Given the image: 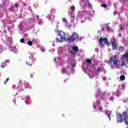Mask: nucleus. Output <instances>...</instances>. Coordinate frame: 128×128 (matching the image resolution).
I'll list each match as a JSON object with an SVG mask.
<instances>
[{
    "mask_svg": "<svg viewBox=\"0 0 128 128\" xmlns=\"http://www.w3.org/2000/svg\"><path fill=\"white\" fill-rule=\"evenodd\" d=\"M66 42H70V44H72V42H74L72 36H68V37L66 38Z\"/></svg>",
    "mask_w": 128,
    "mask_h": 128,
    "instance_id": "6e6552de",
    "label": "nucleus"
},
{
    "mask_svg": "<svg viewBox=\"0 0 128 128\" xmlns=\"http://www.w3.org/2000/svg\"><path fill=\"white\" fill-rule=\"evenodd\" d=\"M42 52H46V48H42Z\"/></svg>",
    "mask_w": 128,
    "mask_h": 128,
    "instance_id": "2f4dec72",
    "label": "nucleus"
},
{
    "mask_svg": "<svg viewBox=\"0 0 128 128\" xmlns=\"http://www.w3.org/2000/svg\"><path fill=\"white\" fill-rule=\"evenodd\" d=\"M24 85L26 88H32V86H30V84H28V82H26L24 84Z\"/></svg>",
    "mask_w": 128,
    "mask_h": 128,
    "instance_id": "9b49d317",
    "label": "nucleus"
},
{
    "mask_svg": "<svg viewBox=\"0 0 128 128\" xmlns=\"http://www.w3.org/2000/svg\"><path fill=\"white\" fill-rule=\"evenodd\" d=\"M122 58H126V62L128 64V52H126L124 54H123L122 56Z\"/></svg>",
    "mask_w": 128,
    "mask_h": 128,
    "instance_id": "1a4fd4ad",
    "label": "nucleus"
},
{
    "mask_svg": "<svg viewBox=\"0 0 128 128\" xmlns=\"http://www.w3.org/2000/svg\"><path fill=\"white\" fill-rule=\"evenodd\" d=\"M114 14H118V11H114Z\"/></svg>",
    "mask_w": 128,
    "mask_h": 128,
    "instance_id": "473e14b6",
    "label": "nucleus"
},
{
    "mask_svg": "<svg viewBox=\"0 0 128 128\" xmlns=\"http://www.w3.org/2000/svg\"><path fill=\"white\" fill-rule=\"evenodd\" d=\"M111 44L112 46V50H118V46L116 45V38H113L111 40Z\"/></svg>",
    "mask_w": 128,
    "mask_h": 128,
    "instance_id": "423d86ee",
    "label": "nucleus"
},
{
    "mask_svg": "<svg viewBox=\"0 0 128 128\" xmlns=\"http://www.w3.org/2000/svg\"><path fill=\"white\" fill-rule=\"evenodd\" d=\"M27 44H28V46H32V42L31 40H29L27 42Z\"/></svg>",
    "mask_w": 128,
    "mask_h": 128,
    "instance_id": "4468645a",
    "label": "nucleus"
},
{
    "mask_svg": "<svg viewBox=\"0 0 128 128\" xmlns=\"http://www.w3.org/2000/svg\"><path fill=\"white\" fill-rule=\"evenodd\" d=\"M108 38H100L98 40V42L100 44V48H104V44H102V43L104 42V44H106L108 42Z\"/></svg>",
    "mask_w": 128,
    "mask_h": 128,
    "instance_id": "7ed1b4c3",
    "label": "nucleus"
},
{
    "mask_svg": "<svg viewBox=\"0 0 128 128\" xmlns=\"http://www.w3.org/2000/svg\"><path fill=\"white\" fill-rule=\"evenodd\" d=\"M81 24H84V20L81 21Z\"/></svg>",
    "mask_w": 128,
    "mask_h": 128,
    "instance_id": "c03bdc74",
    "label": "nucleus"
},
{
    "mask_svg": "<svg viewBox=\"0 0 128 128\" xmlns=\"http://www.w3.org/2000/svg\"><path fill=\"white\" fill-rule=\"evenodd\" d=\"M121 66H126V62L124 61H122Z\"/></svg>",
    "mask_w": 128,
    "mask_h": 128,
    "instance_id": "f3484780",
    "label": "nucleus"
},
{
    "mask_svg": "<svg viewBox=\"0 0 128 128\" xmlns=\"http://www.w3.org/2000/svg\"><path fill=\"white\" fill-rule=\"evenodd\" d=\"M73 50L75 52H73L72 50H70V49H68V50L72 56H74V58H76V54H78V47L74 46L73 47Z\"/></svg>",
    "mask_w": 128,
    "mask_h": 128,
    "instance_id": "20e7f679",
    "label": "nucleus"
},
{
    "mask_svg": "<svg viewBox=\"0 0 128 128\" xmlns=\"http://www.w3.org/2000/svg\"><path fill=\"white\" fill-rule=\"evenodd\" d=\"M84 72H85V74H88V72H86V70H84Z\"/></svg>",
    "mask_w": 128,
    "mask_h": 128,
    "instance_id": "a19ab883",
    "label": "nucleus"
},
{
    "mask_svg": "<svg viewBox=\"0 0 128 128\" xmlns=\"http://www.w3.org/2000/svg\"><path fill=\"white\" fill-rule=\"evenodd\" d=\"M88 20H90V17H88Z\"/></svg>",
    "mask_w": 128,
    "mask_h": 128,
    "instance_id": "49530a36",
    "label": "nucleus"
},
{
    "mask_svg": "<svg viewBox=\"0 0 128 128\" xmlns=\"http://www.w3.org/2000/svg\"><path fill=\"white\" fill-rule=\"evenodd\" d=\"M102 78H103V80H106V76H104V77Z\"/></svg>",
    "mask_w": 128,
    "mask_h": 128,
    "instance_id": "7c9ffc66",
    "label": "nucleus"
},
{
    "mask_svg": "<svg viewBox=\"0 0 128 128\" xmlns=\"http://www.w3.org/2000/svg\"><path fill=\"white\" fill-rule=\"evenodd\" d=\"M72 68H75V67H76V64H72Z\"/></svg>",
    "mask_w": 128,
    "mask_h": 128,
    "instance_id": "c9c22d12",
    "label": "nucleus"
},
{
    "mask_svg": "<svg viewBox=\"0 0 128 128\" xmlns=\"http://www.w3.org/2000/svg\"><path fill=\"white\" fill-rule=\"evenodd\" d=\"M120 28V30H124V27L122 26Z\"/></svg>",
    "mask_w": 128,
    "mask_h": 128,
    "instance_id": "37998d69",
    "label": "nucleus"
},
{
    "mask_svg": "<svg viewBox=\"0 0 128 128\" xmlns=\"http://www.w3.org/2000/svg\"><path fill=\"white\" fill-rule=\"evenodd\" d=\"M102 70V68L100 66H98V72H100Z\"/></svg>",
    "mask_w": 128,
    "mask_h": 128,
    "instance_id": "b1692460",
    "label": "nucleus"
},
{
    "mask_svg": "<svg viewBox=\"0 0 128 128\" xmlns=\"http://www.w3.org/2000/svg\"><path fill=\"white\" fill-rule=\"evenodd\" d=\"M8 80H10V78H7L6 79V80L4 82V84H6V82H8Z\"/></svg>",
    "mask_w": 128,
    "mask_h": 128,
    "instance_id": "412c9836",
    "label": "nucleus"
},
{
    "mask_svg": "<svg viewBox=\"0 0 128 128\" xmlns=\"http://www.w3.org/2000/svg\"><path fill=\"white\" fill-rule=\"evenodd\" d=\"M6 64H10V61L6 60V62H3L2 64V66H3L4 68H6Z\"/></svg>",
    "mask_w": 128,
    "mask_h": 128,
    "instance_id": "f8f14e48",
    "label": "nucleus"
},
{
    "mask_svg": "<svg viewBox=\"0 0 128 128\" xmlns=\"http://www.w3.org/2000/svg\"><path fill=\"white\" fill-rule=\"evenodd\" d=\"M102 8H108V5L106 4H102L101 5Z\"/></svg>",
    "mask_w": 128,
    "mask_h": 128,
    "instance_id": "a211bd4d",
    "label": "nucleus"
},
{
    "mask_svg": "<svg viewBox=\"0 0 128 128\" xmlns=\"http://www.w3.org/2000/svg\"><path fill=\"white\" fill-rule=\"evenodd\" d=\"M116 96H120V90H117L116 92Z\"/></svg>",
    "mask_w": 128,
    "mask_h": 128,
    "instance_id": "aec40b11",
    "label": "nucleus"
},
{
    "mask_svg": "<svg viewBox=\"0 0 128 128\" xmlns=\"http://www.w3.org/2000/svg\"><path fill=\"white\" fill-rule=\"evenodd\" d=\"M2 6L0 5V8H2Z\"/></svg>",
    "mask_w": 128,
    "mask_h": 128,
    "instance_id": "de8ad7c7",
    "label": "nucleus"
},
{
    "mask_svg": "<svg viewBox=\"0 0 128 128\" xmlns=\"http://www.w3.org/2000/svg\"><path fill=\"white\" fill-rule=\"evenodd\" d=\"M58 36H60V40L56 38V42H62L66 40V33L63 31H60L58 32Z\"/></svg>",
    "mask_w": 128,
    "mask_h": 128,
    "instance_id": "f257e3e1",
    "label": "nucleus"
},
{
    "mask_svg": "<svg viewBox=\"0 0 128 128\" xmlns=\"http://www.w3.org/2000/svg\"><path fill=\"white\" fill-rule=\"evenodd\" d=\"M36 18H38V20H40V16H37Z\"/></svg>",
    "mask_w": 128,
    "mask_h": 128,
    "instance_id": "e433bc0d",
    "label": "nucleus"
},
{
    "mask_svg": "<svg viewBox=\"0 0 128 128\" xmlns=\"http://www.w3.org/2000/svg\"><path fill=\"white\" fill-rule=\"evenodd\" d=\"M86 62H88V64H92V60H90V58H88L86 60Z\"/></svg>",
    "mask_w": 128,
    "mask_h": 128,
    "instance_id": "dca6fc26",
    "label": "nucleus"
},
{
    "mask_svg": "<svg viewBox=\"0 0 128 128\" xmlns=\"http://www.w3.org/2000/svg\"><path fill=\"white\" fill-rule=\"evenodd\" d=\"M15 7L16 8H18V4H15Z\"/></svg>",
    "mask_w": 128,
    "mask_h": 128,
    "instance_id": "c756f323",
    "label": "nucleus"
},
{
    "mask_svg": "<svg viewBox=\"0 0 128 128\" xmlns=\"http://www.w3.org/2000/svg\"><path fill=\"white\" fill-rule=\"evenodd\" d=\"M94 70H96V68L95 67H94Z\"/></svg>",
    "mask_w": 128,
    "mask_h": 128,
    "instance_id": "09e8293b",
    "label": "nucleus"
},
{
    "mask_svg": "<svg viewBox=\"0 0 128 128\" xmlns=\"http://www.w3.org/2000/svg\"><path fill=\"white\" fill-rule=\"evenodd\" d=\"M76 18V16L74 15H72V14H71V18H73V20H74V18Z\"/></svg>",
    "mask_w": 128,
    "mask_h": 128,
    "instance_id": "bb28decb",
    "label": "nucleus"
},
{
    "mask_svg": "<svg viewBox=\"0 0 128 128\" xmlns=\"http://www.w3.org/2000/svg\"><path fill=\"white\" fill-rule=\"evenodd\" d=\"M98 110H99V112H102V106H100L98 108Z\"/></svg>",
    "mask_w": 128,
    "mask_h": 128,
    "instance_id": "6ab92c4d",
    "label": "nucleus"
},
{
    "mask_svg": "<svg viewBox=\"0 0 128 128\" xmlns=\"http://www.w3.org/2000/svg\"><path fill=\"white\" fill-rule=\"evenodd\" d=\"M20 42H22V44H24V38H21L20 40Z\"/></svg>",
    "mask_w": 128,
    "mask_h": 128,
    "instance_id": "5701e85b",
    "label": "nucleus"
},
{
    "mask_svg": "<svg viewBox=\"0 0 128 128\" xmlns=\"http://www.w3.org/2000/svg\"><path fill=\"white\" fill-rule=\"evenodd\" d=\"M122 46H120L118 47L119 50H122Z\"/></svg>",
    "mask_w": 128,
    "mask_h": 128,
    "instance_id": "f704fd0d",
    "label": "nucleus"
},
{
    "mask_svg": "<svg viewBox=\"0 0 128 128\" xmlns=\"http://www.w3.org/2000/svg\"><path fill=\"white\" fill-rule=\"evenodd\" d=\"M110 100H114V98L112 97H110Z\"/></svg>",
    "mask_w": 128,
    "mask_h": 128,
    "instance_id": "79ce46f5",
    "label": "nucleus"
},
{
    "mask_svg": "<svg viewBox=\"0 0 128 128\" xmlns=\"http://www.w3.org/2000/svg\"><path fill=\"white\" fill-rule=\"evenodd\" d=\"M112 62L114 66H116V64H118V60L116 59V55H114L110 57V59L108 62V64H112Z\"/></svg>",
    "mask_w": 128,
    "mask_h": 128,
    "instance_id": "f03ea898",
    "label": "nucleus"
},
{
    "mask_svg": "<svg viewBox=\"0 0 128 128\" xmlns=\"http://www.w3.org/2000/svg\"><path fill=\"white\" fill-rule=\"evenodd\" d=\"M29 62H30V60L26 61V64L28 66H31L32 64H28Z\"/></svg>",
    "mask_w": 128,
    "mask_h": 128,
    "instance_id": "a878e982",
    "label": "nucleus"
},
{
    "mask_svg": "<svg viewBox=\"0 0 128 128\" xmlns=\"http://www.w3.org/2000/svg\"><path fill=\"white\" fill-rule=\"evenodd\" d=\"M122 116L124 118V120L125 122V124L128 126V112H124L122 114Z\"/></svg>",
    "mask_w": 128,
    "mask_h": 128,
    "instance_id": "39448f33",
    "label": "nucleus"
},
{
    "mask_svg": "<svg viewBox=\"0 0 128 128\" xmlns=\"http://www.w3.org/2000/svg\"><path fill=\"white\" fill-rule=\"evenodd\" d=\"M124 120L122 119V114L120 113L117 116V122H122Z\"/></svg>",
    "mask_w": 128,
    "mask_h": 128,
    "instance_id": "0eeeda50",
    "label": "nucleus"
},
{
    "mask_svg": "<svg viewBox=\"0 0 128 128\" xmlns=\"http://www.w3.org/2000/svg\"><path fill=\"white\" fill-rule=\"evenodd\" d=\"M30 60V62H32V60Z\"/></svg>",
    "mask_w": 128,
    "mask_h": 128,
    "instance_id": "8fccbe9b",
    "label": "nucleus"
},
{
    "mask_svg": "<svg viewBox=\"0 0 128 128\" xmlns=\"http://www.w3.org/2000/svg\"><path fill=\"white\" fill-rule=\"evenodd\" d=\"M104 44H106L108 46H110V43L109 42H107L106 43Z\"/></svg>",
    "mask_w": 128,
    "mask_h": 128,
    "instance_id": "393cba45",
    "label": "nucleus"
},
{
    "mask_svg": "<svg viewBox=\"0 0 128 128\" xmlns=\"http://www.w3.org/2000/svg\"><path fill=\"white\" fill-rule=\"evenodd\" d=\"M118 36H120V38H121V36H122V34H118Z\"/></svg>",
    "mask_w": 128,
    "mask_h": 128,
    "instance_id": "ea45409f",
    "label": "nucleus"
},
{
    "mask_svg": "<svg viewBox=\"0 0 128 128\" xmlns=\"http://www.w3.org/2000/svg\"><path fill=\"white\" fill-rule=\"evenodd\" d=\"M72 37L73 38V40H76V38H78L79 36L76 33H73L72 34Z\"/></svg>",
    "mask_w": 128,
    "mask_h": 128,
    "instance_id": "9d476101",
    "label": "nucleus"
},
{
    "mask_svg": "<svg viewBox=\"0 0 128 128\" xmlns=\"http://www.w3.org/2000/svg\"><path fill=\"white\" fill-rule=\"evenodd\" d=\"M62 22H68V21L66 20V18H62Z\"/></svg>",
    "mask_w": 128,
    "mask_h": 128,
    "instance_id": "4be33fe9",
    "label": "nucleus"
},
{
    "mask_svg": "<svg viewBox=\"0 0 128 128\" xmlns=\"http://www.w3.org/2000/svg\"><path fill=\"white\" fill-rule=\"evenodd\" d=\"M54 62H56V58H54Z\"/></svg>",
    "mask_w": 128,
    "mask_h": 128,
    "instance_id": "72a5a7b5",
    "label": "nucleus"
},
{
    "mask_svg": "<svg viewBox=\"0 0 128 128\" xmlns=\"http://www.w3.org/2000/svg\"><path fill=\"white\" fill-rule=\"evenodd\" d=\"M102 32H104V28H102Z\"/></svg>",
    "mask_w": 128,
    "mask_h": 128,
    "instance_id": "4c0bfd02",
    "label": "nucleus"
},
{
    "mask_svg": "<svg viewBox=\"0 0 128 128\" xmlns=\"http://www.w3.org/2000/svg\"><path fill=\"white\" fill-rule=\"evenodd\" d=\"M70 10L72 12H74L76 10V7L74 6H72L70 8Z\"/></svg>",
    "mask_w": 128,
    "mask_h": 128,
    "instance_id": "2eb2a0df",
    "label": "nucleus"
},
{
    "mask_svg": "<svg viewBox=\"0 0 128 128\" xmlns=\"http://www.w3.org/2000/svg\"><path fill=\"white\" fill-rule=\"evenodd\" d=\"M107 116H108L110 120V114H108Z\"/></svg>",
    "mask_w": 128,
    "mask_h": 128,
    "instance_id": "c85d7f7f",
    "label": "nucleus"
},
{
    "mask_svg": "<svg viewBox=\"0 0 128 128\" xmlns=\"http://www.w3.org/2000/svg\"><path fill=\"white\" fill-rule=\"evenodd\" d=\"M93 108H96V105H94Z\"/></svg>",
    "mask_w": 128,
    "mask_h": 128,
    "instance_id": "58836bf2",
    "label": "nucleus"
},
{
    "mask_svg": "<svg viewBox=\"0 0 128 128\" xmlns=\"http://www.w3.org/2000/svg\"><path fill=\"white\" fill-rule=\"evenodd\" d=\"M88 76H90V74H88Z\"/></svg>",
    "mask_w": 128,
    "mask_h": 128,
    "instance_id": "603ef678",
    "label": "nucleus"
},
{
    "mask_svg": "<svg viewBox=\"0 0 128 128\" xmlns=\"http://www.w3.org/2000/svg\"><path fill=\"white\" fill-rule=\"evenodd\" d=\"M20 26H22V25H20Z\"/></svg>",
    "mask_w": 128,
    "mask_h": 128,
    "instance_id": "3c124183",
    "label": "nucleus"
},
{
    "mask_svg": "<svg viewBox=\"0 0 128 128\" xmlns=\"http://www.w3.org/2000/svg\"><path fill=\"white\" fill-rule=\"evenodd\" d=\"M66 72V68H62V72Z\"/></svg>",
    "mask_w": 128,
    "mask_h": 128,
    "instance_id": "cd10ccee",
    "label": "nucleus"
},
{
    "mask_svg": "<svg viewBox=\"0 0 128 128\" xmlns=\"http://www.w3.org/2000/svg\"><path fill=\"white\" fill-rule=\"evenodd\" d=\"M94 78V76H92V78Z\"/></svg>",
    "mask_w": 128,
    "mask_h": 128,
    "instance_id": "a18cd8bd",
    "label": "nucleus"
},
{
    "mask_svg": "<svg viewBox=\"0 0 128 128\" xmlns=\"http://www.w3.org/2000/svg\"><path fill=\"white\" fill-rule=\"evenodd\" d=\"M120 80L122 81L124 80H126V76H124V75H122L120 76Z\"/></svg>",
    "mask_w": 128,
    "mask_h": 128,
    "instance_id": "ddd939ff",
    "label": "nucleus"
}]
</instances>
